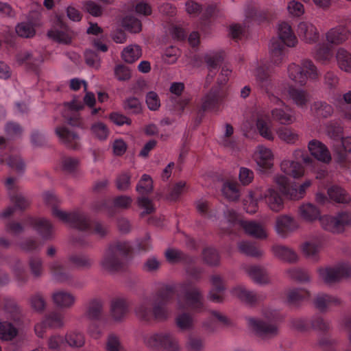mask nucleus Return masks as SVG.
<instances>
[{"label": "nucleus", "mask_w": 351, "mask_h": 351, "mask_svg": "<svg viewBox=\"0 0 351 351\" xmlns=\"http://www.w3.org/2000/svg\"><path fill=\"white\" fill-rule=\"evenodd\" d=\"M204 261L210 266H218L220 263V256L213 247H206L202 252Z\"/></svg>", "instance_id": "864d4df0"}, {"label": "nucleus", "mask_w": 351, "mask_h": 351, "mask_svg": "<svg viewBox=\"0 0 351 351\" xmlns=\"http://www.w3.org/2000/svg\"><path fill=\"white\" fill-rule=\"evenodd\" d=\"M254 155L256 162L262 171L269 169L273 166L274 155L269 148L258 145Z\"/></svg>", "instance_id": "aec40b11"}, {"label": "nucleus", "mask_w": 351, "mask_h": 351, "mask_svg": "<svg viewBox=\"0 0 351 351\" xmlns=\"http://www.w3.org/2000/svg\"><path fill=\"white\" fill-rule=\"evenodd\" d=\"M280 169L285 173L295 179L304 174V167L298 161L284 160L280 164Z\"/></svg>", "instance_id": "c85d7f7f"}, {"label": "nucleus", "mask_w": 351, "mask_h": 351, "mask_svg": "<svg viewBox=\"0 0 351 351\" xmlns=\"http://www.w3.org/2000/svg\"><path fill=\"white\" fill-rule=\"evenodd\" d=\"M197 271L196 268L188 267L182 288L184 298L189 303H193L197 300Z\"/></svg>", "instance_id": "9b49d317"}, {"label": "nucleus", "mask_w": 351, "mask_h": 351, "mask_svg": "<svg viewBox=\"0 0 351 351\" xmlns=\"http://www.w3.org/2000/svg\"><path fill=\"white\" fill-rule=\"evenodd\" d=\"M327 193L329 198L337 203L347 204L351 201V197L349 194L337 185L329 187Z\"/></svg>", "instance_id": "f704fd0d"}, {"label": "nucleus", "mask_w": 351, "mask_h": 351, "mask_svg": "<svg viewBox=\"0 0 351 351\" xmlns=\"http://www.w3.org/2000/svg\"><path fill=\"white\" fill-rule=\"evenodd\" d=\"M311 110L317 117L327 118L333 113V108L331 105L324 101H317L311 106Z\"/></svg>", "instance_id": "3c124183"}, {"label": "nucleus", "mask_w": 351, "mask_h": 351, "mask_svg": "<svg viewBox=\"0 0 351 351\" xmlns=\"http://www.w3.org/2000/svg\"><path fill=\"white\" fill-rule=\"evenodd\" d=\"M278 34L280 40H278L283 45L291 47H294L298 40L292 32L291 26L287 23H281L279 24Z\"/></svg>", "instance_id": "393cba45"}, {"label": "nucleus", "mask_w": 351, "mask_h": 351, "mask_svg": "<svg viewBox=\"0 0 351 351\" xmlns=\"http://www.w3.org/2000/svg\"><path fill=\"white\" fill-rule=\"evenodd\" d=\"M161 349L165 351H180L181 348L176 337L169 332H166Z\"/></svg>", "instance_id": "5fc2aeb1"}, {"label": "nucleus", "mask_w": 351, "mask_h": 351, "mask_svg": "<svg viewBox=\"0 0 351 351\" xmlns=\"http://www.w3.org/2000/svg\"><path fill=\"white\" fill-rule=\"evenodd\" d=\"M253 208L247 209L250 214L255 213L258 209V202L263 200L267 207L274 213H279L285 208V200L280 193L274 186L267 187L263 193L258 191V194H252Z\"/></svg>", "instance_id": "39448f33"}, {"label": "nucleus", "mask_w": 351, "mask_h": 351, "mask_svg": "<svg viewBox=\"0 0 351 351\" xmlns=\"http://www.w3.org/2000/svg\"><path fill=\"white\" fill-rule=\"evenodd\" d=\"M317 66L310 60H303L300 64L291 63L287 66L289 79L300 86H305L308 80H316L319 77Z\"/></svg>", "instance_id": "7ed1b4c3"}, {"label": "nucleus", "mask_w": 351, "mask_h": 351, "mask_svg": "<svg viewBox=\"0 0 351 351\" xmlns=\"http://www.w3.org/2000/svg\"><path fill=\"white\" fill-rule=\"evenodd\" d=\"M277 90L280 95L287 96L288 99L301 109L306 108L311 100L310 95L306 90L293 85H289L287 90L278 85Z\"/></svg>", "instance_id": "6e6552de"}, {"label": "nucleus", "mask_w": 351, "mask_h": 351, "mask_svg": "<svg viewBox=\"0 0 351 351\" xmlns=\"http://www.w3.org/2000/svg\"><path fill=\"white\" fill-rule=\"evenodd\" d=\"M317 307H328L332 306H343L345 304L339 298L326 293H319L315 299Z\"/></svg>", "instance_id": "ea45409f"}, {"label": "nucleus", "mask_w": 351, "mask_h": 351, "mask_svg": "<svg viewBox=\"0 0 351 351\" xmlns=\"http://www.w3.org/2000/svg\"><path fill=\"white\" fill-rule=\"evenodd\" d=\"M16 34L23 38H32L36 34V30L32 23H21L16 26Z\"/></svg>", "instance_id": "e2e57ef3"}, {"label": "nucleus", "mask_w": 351, "mask_h": 351, "mask_svg": "<svg viewBox=\"0 0 351 351\" xmlns=\"http://www.w3.org/2000/svg\"><path fill=\"white\" fill-rule=\"evenodd\" d=\"M250 71L255 76L256 82L265 90V92L271 90L273 83L271 75L268 68L263 64V62L258 63L257 62H254L250 66Z\"/></svg>", "instance_id": "ddd939ff"}, {"label": "nucleus", "mask_w": 351, "mask_h": 351, "mask_svg": "<svg viewBox=\"0 0 351 351\" xmlns=\"http://www.w3.org/2000/svg\"><path fill=\"white\" fill-rule=\"evenodd\" d=\"M7 165L19 174H23L25 169V162L19 155H11L6 160Z\"/></svg>", "instance_id": "4d7b16f0"}, {"label": "nucleus", "mask_w": 351, "mask_h": 351, "mask_svg": "<svg viewBox=\"0 0 351 351\" xmlns=\"http://www.w3.org/2000/svg\"><path fill=\"white\" fill-rule=\"evenodd\" d=\"M256 128L259 134L264 138L273 141L275 138L273 132V124L269 119H265L262 117L258 118L256 121Z\"/></svg>", "instance_id": "e433bc0d"}, {"label": "nucleus", "mask_w": 351, "mask_h": 351, "mask_svg": "<svg viewBox=\"0 0 351 351\" xmlns=\"http://www.w3.org/2000/svg\"><path fill=\"white\" fill-rule=\"evenodd\" d=\"M287 275L292 279L302 283H306L311 281V276L308 273L300 268H292L287 271Z\"/></svg>", "instance_id": "680f3d73"}, {"label": "nucleus", "mask_w": 351, "mask_h": 351, "mask_svg": "<svg viewBox=\"0 0 351 351\" xmlns=\"http://www.w3.org/2000/svg\"><path fill=\"white\" fill-rule=\"evenodd\" d=\"M262 318L246 317L248 326L263 339H271L279 332L278 322L283 316L277 308H265Z\"/></svg>", "instance_id": "f257e3e1"}, {"label": "nucleus", "mask_w": 351, "mask_h": 351, "mask_svg": "<svg viewBox=\"0 0 351 351\" xmlns=\"http://www.w3.org/2000/svg\"><path fill=\"white\" fill-rule=\"evenodd\" d=\"M299 215L306 221H313L320 219V211L313 204L310 203L303 204L299 207Z\"/></svg>", "instance_id": "72a5a7b5"}, {"label": "nucleus", "mask_w": 351, "mask_h": 351, "mask_svg": "<svg viewBox=\"0 0 351 351\" xmlns=\"http://www.w3.org/2000/svg\"><path fill=\"white\" fill-rule=\"evenodd\" d=\"M334 156L338 162H343L351 153V137H346L333 144Z\"/></svg>", "instance_id": "4be33fe9"}, {"label": "nucleus", "mask_w": 351, "mask_h": 351, "mask_svg": "<svg viewBox=\"0 0 351 351\" xmlns=\"http://www.w3.org/2000/svg\"><path fill=\"white\" fill-rule=\"evenodd\" d=\"M276 134L281 141L288 145H296L300 141L299 132L291 127L280 126L277 128Z\"/></svg>", "instance_id": "cd10ccee"}, {"label": "nucleus", "mask_w": 351, "mask_h": 351, "mask_svg": "<svg viewBox=\"0 0 351 351\" xmlns=\"http://www.w3.org/2000/svg\"><path fill=\"white\" fill-rule=\"evenodd\" d=\"M153 180L147 174H143L138 182L136 190L141 195H147L153 191Z\"/></svg>", "instance_id": "603ef678"}, {"label": "nucleus", "mask_w": 351, "mask_h": 351, "mask_svg": "<svg viewBox=\"0 0 351 351\" xmlns=\"http://www.w3.org/2000/svg\"><path fill=\"white\" fill-rule=\"evenodd\" d=\"M245 272L256 283L265 286L271 283V278L267 270L258 265H250L243 267Z\"/></svg>", "instance_id": "dca6fc26"}, {"label": "nucleus", "mask_w": 351, "mask_h": 351, "mask_svg": "<svg viewBox=\"0 0 351 351\" xmlns=\"http://www.w3.org/2000/svg\"><path fill=\"white\" fill-rule=\"evenodd\" d=\"M232 73V69L227 65L221 67L220 73L217 79V84L213 88H218L221 93V89L224 86L229 80V77Z\"/></svg>", "instance_id": "69168bd1"}, {"label": "nucleus", "mask_w": 351, "mask_h": 351, "mask_svg": "<svg viewBox=\"0 0 351 351\" xmlns=\"http://www.w3.org/2000/svg\"><path fill=\"white\" fill-rule=\"evenodd\" d=\"M272 119L279 123L288 125L296 121L294 111L287 104L282 107H275L271 111Z\"/></svg>", "instance_id": "a211bd4d"}, {"label": "nucleus", "mask_w": 351, "mask_h": 351, "mask_svg": "<svg viewBox=\"0 0 351 351\" xmlns=\"http://www.w3.org/2000/svg\"><path fill=\"white\" fill-rule=\"evenodd\" d=\"M221 98V93L218 88H212L210 92L204 97L202 104L204 110H214L218 106Z\"/></svg>", "instance_id": "49530a36"}, {"label": "nucleus", "mask_w": 351, "mask_h": 351, "mask_svg": "<svg viewBox=\"0 0 351 351\" xmlns=\"http://www.w3.org/2000/svg\"><path fill=\"white\" fill-rule=\"evenodd\" d=\"M223 60V56L221 51H211L204 56V62L208 72L206 79V84H210L213 82L218 71V67Z\"/></svg>", "instance_id": "2eb2a0df"}, {"label": "nucleus", "mask_w": 351, "mask_h": 351, "mask_svg": "<svg viewBox=\"0 0 351 351\" xmlns=\"http://www.w3.org/2000/svg\"><path fill=\"white\" fill-rule=\"evenodd\" d=\"M332 102L345 119L351 120V90L342 97L339 95L334 98Z\"/></svg>", "instance_id": "bb28decb"}, {"label": "nucleus", "mask_w": 351, "mask_h": 351, "mask_svg": "<svg viewBox=\"0 0 351 351\" xmlns=\"http://www.w3.org/2000/svg\"><path fill=\"white\" fill-rule=\"evenodd\" d=\"M231 293L248 304H256L264 300V296L247 289L243 285L233 287Z\"/></svg>", "instance_id": "6ab92c4d"}, {"label": "nucleus", "mask_w": 351, "mask_h": 351, "mask_svg": "<svg viewBox=\"0 0 351 351\" xmlns=\"http://www.w3.org/2000/svg\"><path fill=\"white\" fill-rule=\"evenodd\" d=\"M184 252L176 248L169 247L165 252V257L170 264L181 263Z\"/></svg>", "instance_id": "338daca9"}, {"label": "nucleus", "mask_w": 351, "mask_h": 351, "mask_svg": "<svg viewBox=\"0 0 351 351\" xmlns=\"http://www.w3.org/2000/svg\"><path fill=\"white\" fill-rule=\"evenodd\" d=\"M339 68L346 72L351 73V53L343 48L338 49L336 54Z\"/></svg>", "instance_id": "79ce46f5"}, {"label": "nucleus", "mask_w": 351, "mask_h": 351, "mask_svg": "<svg viewBox=\"0 0 351 351\" xmlns=\"http://www.w3.org/2000/svg\"><path fill=\"white\" fill-rule=\"evenodd\" d=\"M271 251L276 257L285 262L295 263L298 260V254L287 246L275 245L272 246Z\"/></svg>", "instance_id": "b1692460"}, {"label": "nucleus", "mask_w": 351, "mask_h": 351, "mask_svg": "<svg viewBox=\"0 0 351 351\" xmlns=\"http://www.w3.org/2000/svg\"><path fill=\"white\" fill-rule=\"evenodd\" d=\"M83 9L85 12L95 17H99L103 14L101 5L92 0L84 1L83 3Z\"/></svg>", "instance_id": "0e129e2a"}, {"label": "nucleus", "mask_w": 351, "mask_h": 351, "mask_svg": "<svg viewBox=\"0 0 351 351\" xmlns=\"http://www.w3.org/2000/svg\"><path fill=\"white\" fill-rule=\"evenodd\" d=\"M321 246V242L319 240H311L303 243L300 246V249L306 258L317 261Z\"/></svg>", "instance_id": "473e14b6"}, {"label": "nucleus", "mask_w": 351, "mask_h": 351, "mask_svg": "<svg viewBox=\"0 0 351 351\" xmlns=\"http://www.w3.org/2000/svg\"><path fill=\"white\" fill-rule=\"evenodd\" d=\"M142 56L141 47L137 45H131L125 47L122 53L123 60L128 63H133Z\"/></svg>", "instance_id": "8fccbe9b"}, {"label": "nucleus", "mask_w": 351, "mask_h": 351, "mask_svg": "<svg viewBox=\"0 0 351 351\" xmlns=\"http://www.w3.org/2000/svg\"><path fill=\"white\" fill-rule=\"evenodd\" d=\"M175 322L180 330H191L195 326V315L187 312L180 313L176 316Z\"/></svg>", "instance_id": "4c0bfd02"}, {"label": "nucleus", "mask_w": 351, "mask_h": 351, "mask_svg": "<svg viewBox=\"0 0 351 351\" xmlns=\"http://www.w3.org/2000/svg\"><path fill=\"white\" fill-rule=\"evenodd\" d=\"M76 34L69 29L60 16L58 17L56 27L47 32V36L55 42L70 45Z\"/></svg>", "instance_id": "1a4fd4ad"}, {"label": "nucleus", "mask_w": 351, "mask_h": 351, "mask_svg": "<svg viewBox=\"0 0 351 351\" xmlns=\"http://www.w3.org/2000/svg\"><path fill=\"white\" fill-rule=\"evenodd\" d=\"M232 326L230 319L217 311H213L211 317L204 323L206 329L211 332L217 330L219 326Z\"/></svg>", "instance_id": "a878e982"}, {"label": "nucleus", "mask_w": 351, "mask_h": 351, "mask_svg": "<svg viewBox=\"0 0 351 351\" xmlns=\"http://www.w3.org/2000/svg\"><path fill=\"white\" fill-rule=\"evenodd\" d=\"M237 246L241 253L248 256L259 258L264 254V252L252 242L242 241L238 243Z\"/></svg>", "instance_id": "58836bf2"}, {"label": "nucleus", "mask_w": 351, "mask_h": 351, "mask_svg": "<svg viewBox=\"0 0 351 351\" xmlns=\"http://www.w3.org/2000/svg\"><path fill=\"white\" fill-rule=\"evenodd\" d=\"M299 227L296 219L289 215H280L276 218L274 230L281 238L285 239Z\"/></svg>", "instance_id": "f8f14e48"}, {"label": "nucleus", "mask_w": 351, "mask_h": 351, "mask_svg": "<svg viewBox=\"0 0 351 351\" xmlns=\"http://www.w3.org/2000/svg\"><path fill=\"white\" fill-rule=\"evenodd\" d=\"M52 299L54 304L59 307H68L73 306L75 298L70 293L58 291L53 293Z\"/></svg>", "instance_id": "a18cd8bd"}, {"label": "nucleus", "mask_w": 351, "mask_h": 351, "mask_svg": "<svg viewBox=\"0 0 351 351\" xmlns=\"http://www.w3.org/2000/svg\"><path fill=\"white\" fill-rule=\"evenodd\" d=\"M317 272L321 280L330 285L339 282L343 278L351 276V264L341 263L332 267H320Z\"/></svg>", "instance_id": "0eeeda50"}, {"label": "nucleus", "mask_w": 351, "mask_h": 351, "mask_svg": "<svg viewBox=\"0 0 351 351\" xmlns=\"http://www.w3.org/2000/svg\"><path fill=\"white\" fill-rule=\"evenodd\" d=\"M328 136L334 140V143L341 141L343 137V128L337 123L330 122L326 126Z\"/></svg>", "instance_id": "052dcab7"}, {"label": "nucleus", "mask_w": 351, "mask_h": 351, "mask_svg": "<svg viewBox=\"0 0 351 351\" xmlns=\"http://www.w3.org/2000/svg\"><path fill=\"white\" fill-rule=\"evenodd\" d=\"M348 37V30L343 25H339L330 29L326 34L328 43L332 45H340L345 42Z\"/></svg>", "instance_id": "c756f323"}, {"label": "nucleus", "mask_w": 351, "mask_h": 351, "mask_svg": "<svg viewBox=\"0 0 351 351\" xmlns=\"http://www.w3.org/2000/svg\"><path fill=\"white\" fill-rule=\"evenodd\" d=\"M16 61L19 64H26L29 68H34L43 62V58L40 54L23 51L16 55Z\"/></svg>", "instance_id": "7c9ffc66"}, {"label": "nucleus", "mask_w": 351, "mask_h": 351, "mask_svg": "<svg viewBox=\"0 0 351 351\" xmlns=\"http://www.w3.org/2000/svg\"><path fill=\"white\" fill-rule=\"evenodd\" d=\"M166 332H153L143 337V342L149 348L161 349Z\"/></svg>", "instance_id": "a19ab883"}, {"label": "nucleus", "mask_w": 351, "mask_h": 351, "mask_svg": "<svg viewBox=\"0 0 351 351\" xmlns=\"http://www.w3.org/2000/svg\"><path fill=\"white\" fill-rule=\"evenodd\" d=\"M68 261L80 269H88L93 263L90 257L82 254H72L69 256Z\"/></svg>", "instance_id": "09e8293b"}, {"label": "nucleus", "mask_w": 351, "mask_h": 351, "mask_svg": "<svg viewBox=\"0 0 351 351\" xmlns=\"http://www.w3.org/2000/svg\"><path fill=\"white\" fill-rule=\"evenodd\" d=\"M240 227H241L247 234L254 238L264 239L267 237L265 228L258 222L254 221H241Z\"/></svg>", "instance_id": "5701e85b"}, {"label": "nucleus", "mask_w": 351, "mask_h": 351, "mask_svg": "<svg viewBox=\"0 0 351 351\" xmlns=\"http://www.w3.org/2000/svg\"><path fill=\"white\" fill-rule=\"evenodd\" d=\"M134 313L145 322H162L168 319L169 315L166 308H134Z\"/></svg>", "instance_id": "4468645a"}, {"label": "nucleus", "mask_w": 351, "mask_h": 351, "mask_svg": "<svg viewBox=\"0 0 351 351\" xmlns=\"http://www.w3.org/2000/svg\"><path fill=\"white\" fill-rule=\"evenodd\" d=\"M314 56L322 63L328 62L333 56L332 48L324 43L319 44L315 47Z\"/></svg>", "instance_id": "de8ad7c7"}, {"label": "nucleus", "mask_w": 351, "mask_h": 351, "mask_svg": "<svg viewBox=\"0 0 351 351\" xmlns=\"http://www.w3.org/2000/svg\"><path fill=\"white\" fill-rule=\"evenodd\" d=\"M309 292L304 289H291L286 293V302L289 305H300L309 298Z\"/></svg>", "instance_id": "2f4dec72"}, {"label": "nucleus", "mask_w": 351, "mask_h": 351, "mask_svg": "<svg viewBox=\"0 0 351 351\" xmlns=\"http://www.w3.org/2000/svg\"><path fill=\"white\" fill-rule=\"evenodd\" d=\"M285 47L278 40H273L270 44V61L274 66H279L285 56Z\"/></svg>", "instance_id": "c9c22d12"}, {"label": "nucleus", "mask_w": 351, "mask_h": 351, "mask_svg": "<svg viewBox=\"0 0 351 351\" xmlns=\"http://www.w3.org/2000/svg\"><path fill=\"white\" fill-rule=\"evenodd\" d=\"M122 26L132 33H138L141 31V21L134 16H127L122 19Z\"/></svg>", "instance_id": "bf43d9fd"}, {"label": "nucleus", "mask_w": 351, "mask_h": 351, "mask_svg": "<svg viewBox=\"0 0 351 351\" xmlns=\"http://www.w3.org/2000/svg\"><path fill=\"white\" fill-rule=\"evenodd\" d=\"M297 33L301 40L306 43H316L319 39L317 27L309 21H302L298 25Z\"/></svg>", "instance_id": "f3484780"}, {"label": "nucleus", "mask_w": 351, "mask_h": 351, "mask_svg": "<svg viewBox=\"0 0 351 351\" xmlns=\"http://www.w3.org/2000/svg\"><path fill=\"white\" fill-rule=\"evenodd\" d=\"M45 201L52 206V215L62 221L80 230H85L89 227L88 220L84 214L75 212L69 213L58 209L56 206L57 199L53 194L45 193Z\"/></svg>", "instance_id": "20e7f679"}, {"label": "nucleus", "mask_w": 351, "mask_h": 351, "mask_svg": "<svg viewBox=\"0 0 351 351\" xmlns=\"http://www.w3.org/2000/svg\"><path fill=\"white\" fill-rule=\"evenodd\" d=\"M130 250L127 242L116 241L110 245L105 257L101 262L102 267L108 271H117L124 267L123 258L126 257Z\"/></svg>", "instance_id": "f03ea898"}, {"label": "nucleus", "mask_w": 351, "mask_h": 351, "mask_svg": "<svg viewBox=\"0 0 351 351\" xmlns=\"http://www.w3.org/2000/svg\"><path fill=\"white\" fill-rule=\"evenodd\" d=\"M308 148L311 155L317 160L328 163L331 160V155L327 147L317 140H312L308 143Z\"/></svg>", "instance_id": "412c9836"}, {"label": "nucleus", "mask_w": 351, "mask_h": 351, "mask_svg": "<svg viewBox=\"0 0 351 351\" xmlns=\"http://www.w3.org/2000/svg\"><path fill=\"white\" fill-rule=\"evenodd\" d=\"M18 334V330L10 323H0V339L5 341L13 339Z\"/></svg>", "instance_id": "13d9d810"}, {"label": "nucleus", "mask_w": 351, "mask_h": 351, "mask_svg": "<svg viewBox=\"0 0 351 351\" xmlns=\"http://www.w3.org/2000/svg\"><path fill=\"white\" fill-rule=\"evenodd\" d=\"M186 183L184 181H180L169 188L168 194L165 198L168 201H176L185 192Z\"/></svg>", "instance_id": "6e6d98bb"}, {"label": "nucleus", "mask_w": 351, "mask_h": 351, "mask_svg": "<svg viewBox=\"0 0 351 351\" xmlns=\"http://www.w3.org/2000/svg\"><path fill=\"white\" fill-rule=\"evenodd\" d=\"M221 191L223 196L230 201H237L240 197V186L237 182H224Z\"/></svg>", "instance_id": "37998d69"}, {"label": "nucleus", "mask_w": 351, "mask_h": 351, "mask_svg": "<svg viewBox=\"0 0 351 351\" xmlns=\"http://www.w3.org/2000/svg\"><path fill=\"white\" fill-rule=\"evenodd\" d=\"M55 133L58 137L60 143L66 148L77 150L80 148V137L78 133L69 129L66 125H62L55 128Z\"/></svg>", "instance_id": "9d476101"}, {"label": "nucleus", "mask_w": 351, "mask_h": 351, "mask_svg": "<svg viewBox=\"0 0 351 351\" xmlns=\"http://www.w3.org/2000/svg\"><path fill=\"white\" fill-rule=\"evenodd\" d=\"M90 130L92 134L99 140H105L109 134L107 126L101 122L93 124Z\"/></svg>", "instance_id": "774afa93"}, {"label": "nucleus", "mask_w": 351, "mask_h": 351, "mask_svg": "<svg viewBox=\"0 0 351 351\" xmlns=\"http://www.w3.org/2000/svg\"><path fill=\"white\" fill-rule=\"evenodd\" d=\"M320 223L327 231L336 234L341 233L351 224V213L340 211L335 215H324L320 217Z\"/></svg>", "instance_id": "423d86ee"}, {"label": "nucleus", "mask_w": 351, "mask_h": 351, "mask_svg": "<svg viewBox=\"0 0 351 351\" xmlns=\"http://www.w3.org/2000/svg\"><path fill=\"white\" fill-rule=\"evenodd\" d=\"M27 222L37 230L43 237L47 238L49 234L51 225L48 220L41 218L29 217L27 219Z\"/></svg>", "instance_id": "c03bdc74"}]
</instances>
